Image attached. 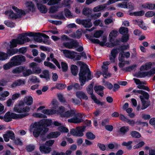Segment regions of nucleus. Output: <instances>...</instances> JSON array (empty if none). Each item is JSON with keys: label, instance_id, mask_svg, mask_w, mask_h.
I'll return each instance as SVG.
<instances>
[{"label": "nucleus", "instance_id": "obj_18", "mask_svg": "<svg viewBox=\"0 0 155 155\" xmlns=\"http://www.w3.org/2000/svg\"><path fill=\"white\" fill-rule=\"evenodd\" d=\"M130 54L129 52L122 51L119 54L118 59L119 61H123L125 58H128L130 56Z\"/></svg>", "mask_w": 155, "mask_h": 155}, {"label": "nucleus", "instance_id": "obj_45", "mask_svg": "<svg viewBox=\"0 0 155 155\" xmlns=\"http://www.w3.org/2000/svg\"><path fill=\"white\" fill-rule=\"evenodd\" d=\"M25 67L24 70L22 71L23 74L24 76H28L29 75L32 74V71L31 69H25Z\"/></svg>", "mask_w": 155, "mask_h": 155}, {"label": "nucleus", "instance_id": "obj_26", "mask_svg": "<svg viewBox=\"0 0 155 155\" xmlns=\"http://www.w3.org/2000/svg\"><path fill=\"white\" fill-rule=\"evenodd\" d=\"M47 59L48 61H53L59 68H61L60 65L58 61L54 58L53 54H51L50 55V57H48Z\"/></svg>", "mask_w": 155, "mask_h": 155}, {"label": "nucleus", "instance_id": "obj_40", "mask_svg": "<svg viewBox=\"0 0 155 155\" xmlns=\"http://www.w3.org/2000/svg\"><path fill=\"white\" fill-rule=\"evenodd\" d=\"M42 112L47 115H51L55 114L54 109H44L41 111Z\"/></svg>", "mask_w": 155, "mask_h": 155}, {"label": "nucleus", "instance_id": "obj_60", "mask_svg": "<svg viewBox=\"0 0 155 155\" xmlns=\"http://www.w3.org/2000/svg\"><path fill=\"white\" fill-rule=\"evenodd\" d=\"M129 130V127L128 126H124L121 127L120 129L121 133L124 134Z\"/></svg>", "mask_w": 155, "mask_h": 155}, {"label": "nucleus", "instance_id": "obj_44", "mask_svg": "<svg viewBox=\"0 0 155 155\" xmlns=\"http://www.w3.org/2000/svg\"><path fill=\"white\" fill-rule=\"evenodd\" d=\"M79 33V34L78 35H76L75 33L73 32L69 35V36L73 38H79L81 37L82 35V33L81 31H80L79 30L77 31V33Z\"/></svg>", "mask_w": 155, "mask_h": 155}, {"label": "nucleus", "instance_id": "obj_14", "mask_svg": "<svg viewBox=\"0 0 155 155\" xmlns=\"http://www.w3.org/2000/svg\"><path fill=\"white\" fill-rule=\"evenodd\" d=\"M23 35V33L20 35L16 39L19 44L23 45L25 43L30 41V39L29 38L25 37L24 35Z\"/></svg>", "mask_w": 155, "mask_h": 155}, {"label": "nucleus", "instance_id": "obj_51", "mask_svg": "<svg viewBox=\"0 0 155 155\" xmlns=\"http://www.w3.org/2000/svg\"><path fill=\"white\" fill-rule=\"evenodd\" d=\"M65 15L67 17L71 18L73 17L72 15L71 11L68 9H65L64 10Z\"/></svg>", "mask_w": 155, "mask_h": 155}, {"label": "nucleus", "instance_id": "obj_13", "mask_svg": "<svg viewBox=\"0 0 155 155\" xmlns=\"http://www.w3.org/2000/svg\"><path fill=\"white\" fill-rule=\"evenodd\" d=\"M41 34L39 33H35L34 40L35 41L39 43L43 42L46 44H49L50 42L47 40H43L41 38Z\"/></svg>", "mask_w": 155, "mask_h": 155}, {"label": "nucleus", "instance_id": "obj_22", "mask_svg": "<svg viewBox=\"0 0 155 155\" xmlns=\"http://www.w3.org/2000/svg\"><path fill=\"white\" fill-rule=\"evenodd\" d=\"M104 88V87L101 86H96L94 87V89L96 92L101 97L104 95L103 91Z\"/></svg>", "mask_w": 155, "mask_h": 155}, {"label": "nucleus", "instance_id": "obj_9", "mask_svg": "<svg viewBox=\"0 0 155 155\" xmlns=\"http://www.w3.org/2000/svg\"><path fill=\"white\" fill-rule=\"evenodd\" d=\"M118 32L116 31H112L110 33L109 37L110 39V41L111 44L109 46L113 47L119 44V41L117 39L114 40L113 38L117 37L118 35Z\"/></svg>", "mask_w": 155, "mask_h": 155}, {"label": "nucleus", "instance_id": "obj_48", "mask_svg": "<svg viewBox=\"0 0 155 155\" xmlns=\"http://www.w3.org/2000/svg\"><path fill=\"white\" fill-rule=\"evenodd\" d=\"M18 44V41L16 39H13L10 42V47L11 48H14L17 46Z\"/></svg>", "mask_w": 155, "mask_h": 155}, {"label": "nucleus", "instance_id": "obj_38", "mask_svg": "<svg viewBox=\"0 0 155 155\" xmlns=\"http://www.w3.org/2000/svg\"><path fill=\"white\" fill-rule=\"evenodd\" d=\"M11 113L10 112H7L5 115L4 120L7 122H9L12 119Z\"/></svg>", "mask_w": 155, "mask_h": 155}, {"label": "nucleus", "instance_id": "obj_5", "mask_svg": "<svg viewBox=\"0 0 155 155\" xmlns=\"http://www.w3.org/2000/svg\"><path fill=\"white\" fill-rule=\"evenodd\" d=\"M14 111L16 112L22 113L17 114L11 113L12 118L13 119H18L23 118L28 115V112L30 110V108L28 107H26L23 109H20L19 106H15L13 108Z\"/></svg>", "mask_w": 155, "mask_h": 155}, {"label": "nucleus", "instance_id": "obj_30", "mask_svg": "<svg viewBox=\"0 0 155 155\" xmlns=\"http://www.w3.org/2000/svg\"><path fill=\"white\" fill-rule=\"evenodd\" d=\"M136 23H137L141 28L146 30L147 28V26L143 22V21L140 20L139 21H136Z\"/></svg>", "mask_w": 155, "mask_h": 155}, {"label": "nucleus", "instance_id": "obj_33", "mask_svg": "<svg viewBox=\"0 0 155 155\" xmlns=\"http://www.w3.org/2000/svg\"><path fill=\"white\" fill-rule=\"evenodd\" d=\"M37 6L39 10L41 12L46 13L47 12V9L45 6L39 4H37Z\"/></svg>", "mask_w": 155, "mask_h": 155}, {"label": "nucleus", "instance_id": "obj_63", "mask_svg": "<svg viewBox=\"0 0 155 155\" xmlns=\"http://www.w3.org/2000/svg\"><path fill=\"white\" fill-rule=\"evenodd\" d=\"M61 40L63 42H66V41H71V39L68 38L66 35H63L61 37Z\"/></svg>", "mask_w": 155, "mask_h": 155}, {"label": "nucleus", "instance_id": "obj_37", "mask_svg": "<svg viewBox=\"0 0 155 155\" xmlns=\"http://www.w3.org/2000/svg\"><path fill=\"white\" fill-rule=\"evenodd\" d=\"M119 32L120 34L123 35L128 34V28L126 27H121L119 29Z\"/></svg>", "mask_w": 155, "mask_h": 155}, {"label": "nucleus", "instance_id": "obj_21", "mask_svg": "<svg viewBox=\"0 0 155 155\" xmlns=\"http://www.w3.org/2000/svg\"><path fill=\"white\" fill-rule=\"evenodd\" d=\"M65 111V108L62 106H60L56 110H54V113L59 115L61 117H62V115Z\"/></svg>", "mask_w": 155, "mask_h": 155}, {"label": "nucleus", "instance_id": "obj_54", "mask_svg": "<svg viewBox=\"0 0 155 155\" xmlns=\"http://www.w3.org/2000/svg\"><path fill=\"white\" fill-rule=\"evenodd\" d=\"M61 64L62 71L64 72L68 70V68L67 64L64 62H62Z\"/></svg>", "mask_w": 155, "mask_h": 155}, {"label": "nucleus", "instance_id": "obj_61", "mask_svg": "<svg viewBox=\"0 0 155 155\" xmlns=\"http://www.w3.org/2000/svg\"><path fill=\"white\" fill-rule=\"evenodd\" d=\"M130 134L133 137L135 138H139L140 137V134L137 132L133 131Z\"/></svg>", "mask_w": 155, "mask_h": 155}, {"label": "nucleus", "instance_id": "obj_25", "mask_svg": "<svg viewBox=\"0 0 155 155\" xmlns=\"http://www.w3.org/2000/svg\"><path fill=\"white\" fill-rule=\"evenodd\" d=\"M76 96L80 99H83L84 100H87L88 97L86 94L83 92L79 91L76 93Z\"/></svg>", "mask_w": 155, "mask_h": 155}, {"label": "nucleus", "instance_id": "obj_31", "mask_svg": "<svg viewBox=\"0 0 155 155\" xmlns=\"http://www.w3.org/2000/svg\"><path fill=\"white\" fill-rule=\"evenodd\" d=\"M33 98L31 96H27L24 98V102L28 105H30L33 103Z\"/></svg>", "mask_w": 155, "mask_h": 155}, {"label": "nucleus", "instance_id": "obj_12", "mask_svg": "<svg viewBox=\"0 0 155 155\" xmlns=\"http://www.w3.org/2000/svg\"><path fill=\"white\" fill-rule=\"evenodd\" d=\"M86 37L88 39H89L93 43L98 44L101 46L104 45L106 41V40L104 39L103 41L101 42L98 39L94 38L93 37L88 34L86 35Z\"/></svg>", "mask_w": 155, "mask_h": 155}, {"label": "nucleus", "instance_id": "obj_16", "mask_svg": "<svg viewBox=\"0 0 155 155\" xmlns=\"http://www.w3.org/2000/svg\"><path fill=\"white\" fill-rule=\"evenodd\" d=\"M3 137L5 142H8L9 140V138L13 140L15 138V134L12 131H7L6 134H3Z\"/></svg>", "mask_w": 155, "mask_h": 155}, {"label": "nucleus", "instance_id": "obj_35", "mask_svg": "<svg viewBox=\"0 0 155 155\" xmlns=\"http://www.w3.org/2000/svg\"><path fill=\"white\" fill-rule=\"evenodd\" d=\"M92 12V10L88 8H84L82 10V13L86 16L91 15Z\"/></svg>", "mask_w": 155, "mask_h": 155}, {"label": "nucleus", "instance_id": "obj_55", "mask_svg": "<svg viewBox=\"0 0 155 155\" xmlns=\"http://www.w3.org/2000/svg\"><path fill=\"white\" fill-rule=\"evenodd\" d=\"M132 143V142L131 141H129L127 142H123L122 144V145L123 146H126L127 148L130 149L132 148V147L131 146V144Z\"/></svg>", "mask_w": 155, "mask_h": 155}, {"label": "nucleus", "instance_id": "obj_4", "mask_svg": "<svg viewBox=\"0 0 155 155\" xmlns=\"http://www.w3.org/2000/svg\"><path fill=\"white\" fill-rule=\"evenodd\" d=\"M150 69H151L149 71H146L143 74L138 73L137 76L140 77L146 76L150 77L155 74V64L150 62H147L145 64L143 65L140 67L141 71L147 70Z\"/></svg>", "mask_w": 155, "mask_h": 155}, {"label": "nucleus", "instance_id": "obj_32", "mask_svg": "<svg viewBox=\"0 0 155 155\" xmlns=\"http://www.w3.org/2000/svg\"><path fill=\"white\" fill-rule=\"evenodd\" d=\"M25 67L19 66L16 67L12 71V72L13 73L15 74H18L20 73L21 72H22L24 69Z\"/></svg>", "mask_w": 155, "mask_h": 155}, {"label": "nucleus", "instance_id": "obj_11", "mask_svg": "<svg viewBox=\"0 0 155 155\" xmlns=\"http://www.w3.org/2000/svg\"><path fill=\"white\" fill-rule=\"evenodd\" d=\"M70 42H63V45L65 47L69 49H74L78 46V43L76 41L71 40Z\"/></svg>", "mask_w": 155, "mask_h": 155}, {"label": "nucleus", "instance_id": "obj_64", "mask_svg": "<svg viewBox=\"0 0 155 155\" xmlns=\"http://www.w3.org/2000/svg\"><path fill=\"white\" fill-rule=\"evenodd\" d=\"M155 14L154 12L152 11H149L145 14V16L147 18L151 17Z\"/></svg>", "mask_w": 155, "mask_h": 155}, {"label": "nucleus", "instance_id": "obj_2", "mask_svg": "<svg viewBox=\"0 0 155 155\" xmlns=\"http://www.w3.org/2000/svg\"><path fill=\"white\" fill-rule=\"evenodd\" d=\"M26 6L28 10V11H26V12L21 10L18 9L15 6H12V8L16 13L14 12L12 10L10 9L5 11V14L9 18L16 19L19 18L25 15L27 12H28L30 11H33L34 10V5L32 2H27L26 4Z\"/></svg>", "mask_w": 155, "mask_h": 155}, {"label": "nucleus", "instance_id": "obj_46", "mask_svg": "<svg viewBox=\"0 0 155 155\" xmlns=\"http://www.w3.org/2000/svg\"><path fill=\"white\" fill-rule=\"evenodd\" d=\"M40 77L41 78H47L49 77V72L47 70H44L42 74L40 75Z\"/></svg>", "mask_w": 155, "mask_h": 155}, {"label": "nucleus", "instance_id": "obj_29", "mask_svg": "<svg viewBox=\"0 0 155 155\" xmlns=\"http://www.w3.org/2000/svg\"><path fill=\"white\" fill-rule=\"evenodd\" d=\"M10 93L7 91L2 92L0 94V101H4L5 100V97L9 96Z\"/></svg>", "mask_w": 155, "mask_h": 155}, {"label": "nucleus", "instance_id": "obj_56", "mask_svg": "<svg viewBox=\"0 0 155 155\" xmlns=\"http://www.w3.org/2000/svg\"><path fill=\"white\" fill-rule=\"evenodd\" d=\"M33 116L35 117L43 118L46 117V116L40 113H35L33 114Z\"/></svg>", "mask_w": 155, "mask_h": 155}, {"label": "nucleus", "instance_id": "obj_47", "mask_svg": "<svg viewBox=\"0 0 155 155\" xmlns=\"http://www.w3.org/2000/svg\"><path fill=\"white\" fill-rule=\"evenodd\" d=\"M18 52V50L15 49H9L7 51V54L9 56H12Z\"/></svg>", "mask_w": 155, "mask_h": 155}, {"label": "nucleus", "instance_id": "obj_10", "mask_svg": "<svg viewBox=\"0 0 155 155\" xmlns=\"http://www.w3.org/2000/svg\"><path fill=\"white\" fill-rule=\"evenodd\" d=\"M76 22L79 25H82L85 28H90L92 26V23L90 19H77L76 20Z\"/></svg>", "mask_w": 155, "mask_h": 155}, {"label": "nucleus", "instance_id": "obj_59", "mask_svg": "<svg viewBox=\"0 0 155 155\" xmlns=\"http://www.w3.org/2000/svg\"><path fill=\"white\" fill-rule=\"evenodd\" d=\"M117 6L118 7L124 8H127L128 7L127 3L125 2L119 3L117 5Z\"/></svg>", "mask_w": 155, "mask_h": 155}, {"label": "nucleus", "instance_id": "obj_50", "mask_svg": "<svg viewBox=\"0 0 155 155\" xmlns=\"http://www.w3.org/2000/svg\"><path fill=\"white\" fill-rule=\"evenodd\" d=\"M59 6H61V5L59 6L58 7L56 6H51L49 8L50 12L51 13H54L56 12L58 10V9L59 8Z\"/></svg>", "mask_w": 155, "mask_h": 155}, {"label": "nucleus", "instance_id": "obj_8", "mask_svg": "<svg viewBox=\"0 0 155 155\" xmlns=\"http://www.w3.org/2000/svg\"><path fill=\"white\" fill-rule=\"evenodd\" d=\"M25 58L22 55H18L14 56L10 60V62L13 66L20 64L21 63L25 61Z\"/></svg>", "mask_w": 155, "mask_h": 155}, {"label": "nucleus", "instance_id": "obj_27", "mask_svg": "<svg viewBox=\"0 0 155 155\" xmlns=\"http://www.w3.org/2000/svg\"><path fill=\"white\" fill-rule=\"evenodd\" d=\"M61 134L60 132L55 131L50 133L48 135L49 138H56L58 137Z\"/></svg>", "mask_w": 155, "mask_h": 155}, {"label": "nucleus", "instance_id": "obj_15", "mask_svg": "<svg viewBox=\"0 0 155 155\" xmlns=\"http://www.w3.org/2000/svg\"><path fill=\"white\" fill-rule=\"evenodd\" d=\"M37 64L35 62H32L29 64V67L32 69V74H39L41 73V69L39 67H36Z\"/></svg>", "mask_w": 155, "mask_h": 155}, {"label": "nucleus", "instance_id": "obj_43", "mask_svg": "<svg viewBox=\"0 0 155 155\" xmlns=\"http://www.w3.org/2000/svg\"><path fill=\"white\" fill-rule=\"evenodd\" d=\"M103 33V31L101 30L95 31L93 35L94 37L97 38H99Z\"/></svg>", "mask_w": 155, "mask_h": 155}, {"label": "nucleus", "instance_id": "obj_17", "mask_svg": "<svg viewBox=\"0 0 155 155\" xmlns=\"http://www.w3.org/2000/svg\"><path fill=\"white\" fill-rule=\"evenodd\" d=\"M75 110H68L65 111L62 117L68 118L71 117H73L75 114Z\"/></svg>", "mask_w": 155, "mask_h": 155}, {"label": "nucleus", "instance_id": "obj_34", "mask_svg": "<svg viewBox=\"0 0 155 155\" xmlns=\"http://www.w3.org/2000/svg\"><path fill=\"white\" fill-rule=\"evenodd\" d=\"M84 128L83 127H78L77 128V137H82L83 136V132L84 131Z\"/></svg>", "mask_w": 155, "mask_h": 155}, {"label": "nucleus", "instance_id": "obj_36", "mask_svg": "<svg viewBox=\"0 0 155 155\" xmlns=\"http://www.w3.org/2000/svg\"><path fill=\"white\" fill-rule=\"evenodd\" d=\"M40 150L41 152L45 153H48L51 150V148L49 147H46L44 146H41L40 147Z\"/></svg>", "mask_w": 155, "mask_h": 155}, {"label": "nucleus", "instance_id": "obj_20", "mask_svg": "<svg viewBox=\"0 0 155 155\" xmlns=\"http://www.w3.org/2000/svg\"><path fill=\"white\" fill-rule=\"evenodd\" d=\"M26 81L24 80L19 79L15 82L12 84V87H15L16 86H22L25 85Z\"/></svg>", "mask_w": 155, "mask_h": 155}, {"label": "nucleus", "instance_id": "obj_57", "mask_svg": "<svg viewBox=\"0 0 155 155\" xmlns=\"http://www.w3.org/2000/svg\"><path fill=\"white\" fill-rule=\"evenodd\" d=\"M7 54L4 52H0V60L3 61L7 58Z\"/></svg>", "mask_w": 155, "mask_h": 155}, {"label": "nucleus", "instance_id": "obj_62", "mask_svg": "<svg viewBox=\"0 0 155 155\" xmlns=\"http://www.w3.org/2000/svg\"><path fill=\"white\" fill-rule=\"evenodd\" d=\"M113 19L110 18H106L104 20V23L107 25L113 23Z\"/></svg>", "mask_w": 155, "mask_h": 155}, {"label": "nucleus", "instance_id": "obj_19", "mask_svg": "<svg viewBox=\"0 0 155 155\" xmlns=\"http://www.w3.org/2000/svg\"><path fill=\"white\" fill-rule=\"evenodd\" d=\"M118 49H114L111 51V54L109 56V59L112 62H114L116 55L118 53Z\"/></svg>", "mask_w": 155, "mask_h": 155}, {"label": "nucleus", "instance_id": "obj_1", "mask_svg": "<svg viewBox=\"0 0 155 155\" xmlns=\"http://www.w3.org/2000/svg\"><path fill=\"white\" fill-rule=\"evenodd\" d=\"M50 120H43L36 122L31 125L30 127V130L32 132L35 137H38L40 134H43L47 132L48 129L45 126H49L52 124Z\"/></svg>", "mask_w": 155, "mask_h": 155}, {"label": "nucleus", "instance_id": "obj_24", "mask_svg": "<svg viewBox=\"0 0 155 155\" xmlns=\"http://www.w3.org/2000/svg\"><path fill=\"white\" fill-rule=\"evenodd\" d=\"M73 1L72 0H63L61 6L59 8H61L63 7H68L69 8H70V5L72 3Z\"/></svg>", "mask_w": 155, "mask_h": 155}, {"label": "nucleus", "instance_id": "obj_49", "mask_svg": "<svg viewBox=\"0 0 155 155\" xmlns=\"http://www.w3.org/2000/svg\"><path fill=\"white\" fill-rule=\"evenodd\" d=\"M93 84H91L89 85L87 88L86 90L87 93L90 95L93 94Z\"/></svg>", "mask_w": 155, "mask_h": 155}, {"label": "nucleus", "instance_id": "obj_28", "mask_svg": "<svg viewBox=\"0 0 155 155\" xmlns=\"http://www.w3.org/2000/svg\"><path fill=\"white\" fill-rule=\"evenodd\" d=\"M106 7V6L105 4L98 5L94 8L93 11L94 12H97L102 10H104Z\"/></svg>", "mask_w": 155, "mask_h": 155}, {"label": "nucleus", "instance_id": "obj_6", "mask_svg": "<svg viewBox=\"0 0 155 155\" xmlns=\"http://www.w3.org/2000/svg\"><path fill=\"white\" fill-rule=\"evenodd\" d=\"M72 118L68 119V121L69 123L78 124L83 121L82 114L80 113H77L75 111V114Z\"/></svg>", "mask_w": 155, "mask_h": 155}, {"label": "nucleus", "instance_id": "obj_58", "mask_svg": "<svg viewBox=\"0 0 155 155\" xmlns=\"http://www.w3.org/2000/svg\"><path fill=\"white\" fill-rule=\"evenodd\" d=\"M144 84H138L137 86V87L140 89H143V90H146L148 91H150V89L149 87H147L146 86L143 85Z\"/></svg>", "mask_w": 155, "mask_h": 155}, {"label": "nucleus", "instance_id": "obj_42", "mask_svg": "<svg viewBox=\"0 0 155 155\" xmlns=\"http://www.w3.org/2000/svg\"><path fill=\"white\" fill-rule=\"evenodd\" d=\"M145 13V12L143 11L135 12H130L129 15H135L138 16H141L143 15Z\"/></svg>", "mask_w": 155, "mask_h": 155}, {"label": "nucleus", "instance_id": "obj_39", "mask_svg": "<svg viewBox=\"0 0 155 155\" xmlns=\"http://www.w3.org/2000/svg\"><path fill=\"white\" fill-rule=\"evenodd\" d=\"M71 72L72 74L74 75H77L78 72V68L77 66L73 64L71 65Z\"/></svg>", "mask_w": 155, "mask_h": 155}, {"label": "nucleus", "instance_id": "obj_52", "mask_svg": "<svg viewBox=\"0 0 155 155\" xmlns=\"http://www.w3.org/2000/svg\"><path fill=\"white\" fill-rule=\"evenodd\" d=\"M44 64L45 66L54 69L56 68L55 66L53 64L48 61H45L44 62Z\"/></svg>", "mask_w": 155, "mask_h": 155}, {"label": "nucleus", "instance_id": "obj_41", "mask_svg": "<svg viewBox=\"0 0 155 155\" xmlns=\"http://www.w3.org/2000/svg\"><path fill=\"white\" fill-rule=\"evenodd\" d=\"M4 24L8 27L12 28L15 26V24L11 21L5 20L4 21Z\"/></svg>", "mask_w": 155, "mask_h": 155}, {"label": "nucleus", "instance_id": "obj_3", "mask_svg": "<svg viewBox=\"0 0 155 155\" xmlns=\"http://www.w3.org/2000/svg\"><path fill=\"white\" fill-rule=\"evenodd\" d=\"M78 64L81 66V70L79 74V79L81 85L83 86L87 80H91L93 77L86 64L81 61H78Z\"/></svg>", "mask_w": 155, "mask_h": 155}, {"label": "nucleus", "instance_id": "obj_53", "mask_svg": "<svg viewBox=\"0 0 155 155\" xmlns=\"http://www.w3.org/2000/svg\"><path fill=\"white\" fill-rule=\"evenodd\" d=\"M86 136L87 139L91 140L94 139L95 137V135L91 132H87L86 134Z\"/></svg>", "mask_w": 155, "mask_h": 155}, {"label": "nucleus", "instance_id": "obj_23", "mask_svg": "<svg viewBox=\"0 0 155 155\" xmlns=\"http://www.w3.org/2000/svg\"><path fill=\"white\" fill-rule=\"evenodd\" d=\"M140 97L142 103L141 109L142 110L144 109L149 106L150 105V103L148 101L145 100L143 97L142 96H140Z\"/></svg>", "mask_w": 155, "mask_h": 155}, {"label": "nucleus", "instance_id": "obj_7", "mask_svg": "<svg viewBox=\"0 0 155 155\" xmlns=\"http://www.w3.org/2000/svg\"><path fill=\"white\" fill-rule=\"evenodd\" d=\"M63 53L64 56L68 58L74 59L76 60H80V56L79 55L76 56L77 52L73 51L64 50L61 51Z\"/></svg>", "mask_w": 155, "mask_h": 155}]
</instances>
